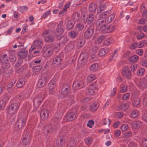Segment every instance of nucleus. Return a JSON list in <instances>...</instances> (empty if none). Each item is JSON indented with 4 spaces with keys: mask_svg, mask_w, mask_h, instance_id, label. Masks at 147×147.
Returning <instances> with one entry per match:
<instances>
[{
    "mask_svg": "<svg viewBox=\"0 0 147 147\" xmlns=\"http://www.w3.org/2000/svg\"><path fill=\"white\" fill-rule=\"evenodd\" d=\"M138 57L137 56L135 55L130 58L129 61L132 62H135L138 60Z\"/></svg>",
    "mask_w": 147,
    "mask_h": 147,
    "instance_id": "49",
    "label": "nucleus"
},
{
    "mask_svg": "<svg viewBox=\"0 0 147 147\" xmlns=\"http://www.w3.org/2000/svg\"><path fill=\"white\" fill-rule=\"evenodd\" d=\"M47 78L46 77H42L39 80L37 84V86L39 88L43 86L46 83Z\"/></svg>",
    "mask_w": 147,
    "mask_h": 147,
    "instance_id": "15",
    "label": "nucleus"
},
{
    "mask_svg": "<svg viewBox=\"0 0 147 147\" xmlns=\"http://www.w3.org/2000/svg\"><path fill=\"white\" fill-rule=\"evenodd\" d=\"M74 47V45L72 43H69L65 48V50L67 52L71 51L73 49Z\"/></svg>",
    "mask_w": 147,
    "mask_h": 147,
    "instance_id": "41",
    "label": "nucleus"
},
{
    "mask_svg": "<svg viewBox=\"0 0 147 147\" xmlns=\"http://www.w3.org/2000/svg\"><path fill=\"white\" fill-rule=\"evenodd\" d=\"M43 36L46 42H51L54 40L53 36L51 34L50 32L49 31H45L43 34Z\"/></svg>",
    "mask_w": 147,
    "mask_h": 147,
    "instance_id": "6",
    "label": "nucleus"
},
{
    "mask_svg": "<svg viewBox=\"0 0 147 147\" xmlns=\"http://www.w3.org/2000/svg\"><path fill=\"white\" fill-rule=\"evenodd\" d=\"M140 100L139 98H135L132 101V104L134 106H136L140 104Z\"/></svg>",
    "mask_w": 147,
    "mask_h": 147,
    "instance_id": "47",
    "label": "nucleus"
},
{
    "mask_svg": "<svg viewBox=\"0 0 147 147\" xmlns=\"http://www.w3.org/2000/svg\"><path fill=\"white\" fill-rule=\"evenodd\" d=\"M31 139L29 133L26 132L23 135V144L27 145L29 144L30 140Z\"/></svg>",
    "mask_w": 147,
    "mask_h": 147,
    "instance_id": "11",
    "label": "nucleus"
},
{
    "mask_svg": "<svg viewBox=\"0 0 147 147\" xmlns=\"http://www.w3.org/2000/svg\"><path fill=\"white\" fill-rule=\"evenodd\" d=\"M97 8L96 5L94 3L91 4L89 6V10L92 13L94 12Z\"/></svg>",
    "mask_w": 147,
    "mask_h": 147,
    "instance_id": "31",
    "label": "nucleus"
},
{
    "mask_svg": "<svg viewBox=\"0 0 147 147\" xmlns=\"http://www.w3.org/2000/svg\"><path fill=\"white\" fill-rule=\"evenodd\" d=\"M46 96V94H45L44 95L39 94L36 96L33 99L34 106L36 107H38Z\"/></svg>",
    "mask_w": 147,
    "mask_h": 147,
    "instance_id": "2",
    "label": "nucleus"
},
{
    "mask_svg": "<svg viewBox=\"0 0 147 147\" xmlns=\"http://www.w3.org/2000/svg\"><path fill=\"white\" fill-rule=\"evenodd\" d=\"M90 69L95 71L98 70V65L97 63H94L92 64L90 67Z\"/></svg>",
    "mask_w": 147,
    "mask_h": 147,
    "instance_id": "39",
    "label": "nucleus"
},
{
    "mask_svg": "<svg viewBox=\"0 0 147 147\" xmlns=\"http://www.w3.org/2000/svg\"><path fill=\"white\" fill-rule=\"evenodd\" d=\"M105 38V36L103 35H101L99 36L97 38L96 42L98 44H100L103 42Z\"/></svg>",
    "mask_w": 147,
    "mask_h": 147,
    "instance_id": "38",
    "label": "nucleus"
},
{
    "mask_svg": "<svg viewBox=\"0 0 147 147\" xmlns=\"http://www.w3.org/2000/svg\"><path fill=\"white\" fill-rule=\"evenodd\" d=\"M84 26L82 23H78L76 24L75 29L77 31H81L84 28Z\"/></svg>",
    "mask_w": 147,
    "mask_h": 147,
    "instance_id": "35",
    "label": "nucleus"
},
{
    "mask_svg": "<svg viewBox=\"0 0 147 147\" xmlns=\"http://www.w3.org/2000/svg\"><path fill=\"white\" fill-rule=\"evenodd\" d=\"M130 96V94L128 93L123 95L122 99L123 100H127L129 99Z\"/></svg>",
    "mask_w": 147,
    "mask_h": 147,
    "instance_id": "57",
    "label": "nucleus"
},
{
    "mask_svg": "<svg viewBox=\"0 0 147 147\" xmlns=\"http://www.w3.org/2000/svg\"><path fill=\"white\" fill-rule=\"evenodd\" d=\"M94 124V121L91 120L88 121L87 125L90 128H91Z\"/></svg>",
    "mask_w": 147,
    "mask_h": 147,
    "instance_id": "61",
    "label": "nucleus"
},
{
    "mask_svg": "<svg viewBox=\"0 0 147 147\" xmlns=\"http://www.w3.org/2000/svg\"><path fill=\"white\" fill-rule=\"evenodd\" d=\"M142 125L141 122L139 121H134L132 123L131 126L133 129L137 130Z\"/></svg>",
    "mask_w": 147,
    "mask_h": 147,
    "instance_id": "20",
    "label": "nucleus"
},
{
    "mask_svg": "<svg viewBox=\"0 0 147 147\" xmlns=\"http://www.w3.org/2000/svg\"><path fill=\"white\" fill-rule=\"evenodd\" d=\"M71 5V3L69 2L67 3L63 8V9L59 12V14L64 13L65 12L67 11V9L69 8Z\"/></svg>",
    "mask_w": 147,
    "mask_h": 147,
    "instance_id": "36",
    "label": "nucleus"
},
{
    "mask_svg": "<svg viewBox=\"0 0 147 147\" xmlns=\"http://www.w3.org/2000/svg\"><path fill=\"white\" fill-rule=\"evenodd\" d=\"M70 88L68 85H65L61 88V93L64 96H66L69 92Z\"/></svg>",
    "mask_w": 147,
    "mask_h": 147,
    "instance_id": "17",
    "label": "nucleus"
},
{
    "mask_svg": "<svg viewBox=\"0 0 147 147\" xmlns=\"http://www.w3.org/2000/svg\"><path fill=\"white\" fill-rule=\"evenodd\" d=\"M42 68V66L41 65L35 66L33 67V70L34 71L37 72L39 71Z\"/></svg>",
    "mask_w": 147,
    "mask_h": 147,
    "instance_id": "62",
    "label": "nucleus"
},
{
    "mask_svg": "<svg viewBox=\"0 0 147 147\" xmlns=\"http://www.w3.org/2000/svg\"><path fill=\"white\" fill-rule=\"evenodd\" d=\"M138 115V112L136 110L133 111L131 113V117L132 118L137 117Z\"/></svg>",
    "mask_w": 147,
    "mask_h": 147,
    "instance_id": "44",
    "label": "nucleus"
},
{
    "mask_svg": "<svg viewBox=\"0 0 147 147\" xmlns=\"http://www.w3.org/2000/svg\"><path fill=\"white\" fill-rule=\"evenodd\" d=\"M109 49L108 48L102 49L99 51L98 55L100 57L103 56L109 52Z\"/></svg>",
    "mask_w": 147,
    "mask_h": 147,
    "instance_id": "21",
    "label": "nucleus"
},
{
    "mask_svg": "<svg viewBox=\"0 0 147 147\" xmlns=\"http://www.w3.org/2000/svg\"><path fill=\"white\" fill-rule=\"evenodd\" d=\"M99 106V103L98 102H95L93 103L90 106V109L92 111H96Z\"/></svg>",
    "mask_w": 147,
    "mask_h": 147,
    "instance_id": "26",
    "label": "nucleus"
},
{
    "mask_svg": "<svg viewBox=\"0 0 147 147\" xmlns=\"http://www.w3.org/2000/svg\"><path fill=\"white\" fill-rule=\"evenodd\" d=\"M105 23L102 24L101 25L98 26L96 25L97 28L99 29L100 31L103 33H109L111 32L113 29V26H109L106 27L105 25Z\"/></svg>",
    "mask_w": 147,
    "mask_h": 147,
    "instance_id": "3",
    "label": "nucleus"
},
{
    "mask_svg": "<svg viewBox=\"0 0 147 147\" xmlns=\"http://www.w3.org/2000/svg\"><path fill=\"white\" fill-rule=\"evenodd\" d=\"M63 24L62 22H60L58 24L57 29H56V34L57 35V38L58 39H61V35L64 31V30L63 28L61 27V26Z\"/></svg>",
    "mask_w": 147,
    "mask_h": 147,
    "instance_id": "9",
    "label": "nucleus"
},
{
    "mask_svg": "<svg viewBox=\"0 0 147 147\" xmlns=\"http://www.w3.org/2000/svg\"><path fill=\"white\" fill-rule=\"evenodd\" d=\"M86 92L88 95H91L94 94V90L92 89H90L89 87V88L86 90Z\"/></svg>",
    "mask_w": 147,
    "mask_h": 147,
    "instance_id": "50",
    "label": "nucleus"
},
{
    "mask_svg": "<svg viewBox=\"0 0 147 147\" xmlns=\"http://www.w3.org/2000/svg\"><path fill=\"white\" fill-rule=\"evenodd\" d=\"M51 14V11L50 10H49L47 11L45 13H44L41 16L42 18H45L47 17Z\"/></svg>",
    "mask_w": 147,
    "mask_h": 147,
    "instance_id": "53",
    "label": "nucleus"
},
{
    "mask_svg": "<svg viewBox=\"0 0 147 147\" xmlns=\"http://www.w3.org/2000/svg\"><path fill=\"white\" fill-rule=\"evenodd\" d=\"M113 39L111 38L106 39L104 42V43L106 45H108L111 44L113 42Z\"/></svg>",
    "mask_w": 147,
    "mask_h": 147,
    "instance_id": "46",
    "label": "nucleus"
},
{
    "mask_svg": "<svg viewBox=\"0 0 147 147\" xmlns=\"http://www.w3.org/2000/svg\"><path fill=\"white\" fill-rule=\"evenodd\" d=\"M76 117V116L74 113H71L67 114L66 115V118L67 121H70L73 120Z\"/></svg>",
    "mask_w": 147,
    "mask_h": 147,
    "instance_id": "23",
    "label": "nucleus"
},
{
    "mask_svg": "<svg viewBox=\"0 0 147 147\" xmlns=\"http://www.w3.org/2000/svg\"><path fill=\"white\" fill-rule=\"evenodd\" d=\"M115 116L117 118L120 119L123 116V114L120 112H117L115 113Z\"/></svg>",
    "mask_w": 147,
    "mask_h": 147,
    "instance_id": "58",
    "label": "nucleus"
},
{
    "mask_svg": "<svg viewBox=\"0 0 147 147\" xmlns=\"http://www.w3.org/2000/svg\"><path fill=\"white\" fill-rule=\"evenodd\" d=\"M114 17V15L111 14L107 17L105 20L104 19L103 20L98 19L96 22V25L98 26L101 25L102 24L109 23L112 21Z\"/></svg>",
    "mask_w": 147,
    "mask_h": 147,
    "instance_id": "4",
    "label": "nucleus"
},
{
    "mask_svg": "<svg viewBox=\"0 0 147 147\" xmlns=\"http://www.w3.org/2000/svg\"><path fill=\"white\" fill-rule=\"evenodd\" d=\"M84 43V41L83 40H79L77 43V45L78 47H82Z\"/></svg>",
    "mask_w": 147,
    "mask_h": 147,
    "instance_id": "59",
    "label": "nucleus"
},
{
    "mask_svg": "<svg viewBox=\"0 0 147 147\" xmlns=\"http://www.w3.org/2000/svg\"><path fill=\"white\" fill-rule=\"evenodd\" d=\"M24 79L23 78L20 79L19 80L16 84V86L18 88H21L22 87L24 84Z\"/></svg>",
    "mask_w": 147,
    "mask_h": 147,
    "instance_id": "34",
    "label": "nucleus"
},
{
    "mask_svg": "<svg viewBox=\"0 0 147 147\" xmlns=\"http://www.w3.org/2000/svg\"><path fill=\"white\" fill-rule=\"evenodd\" d=\"M27 54V51L25 49H23L18 52V55L21 58H22L26 57Z\"/></svg>",
    "mask_w": 147,
    "mask_h": 147,
    "instance_id": "25",
    "label": "nucleus"
},
{
    "mask_svg": "<svg viewBox=\"0 0 147 147\" xmlns=\"http://www.w3.org/2000/svg\"><path fill=\"white\" fill-rule=\"evenodd\" d=\"M128 125L127 124L123 125L121 127V130L122 131H125L127 130L128 128Z\"/></svg>",
    "mask_w": 147,
    "mask_h": 147,
    "instance_id": "55",
    "label": "nucleus"
},
{
    "mask_svg": "<svg viewBox=\"0 0 147 147\" xmlns=\"http://www.w3.org/2000/svg\"><path fill=\"white\" fill-rule=\"evenodd\" d=\"M94 20V17L92 14H90L88 17L87 18L86 22L88 24L91 23Z\"/></svg>",
    "mask_w": 147,
    "mask_h": 147,
    "instance_id": "43",
    "label": "nucleus"
},
{
    "mask_svg": "<svg viewBox=\"0 0 147 147\" xmlns=\"http://www.w3.org/2000/svg\"><path fill=\"white\" fill-rule=\"evenodd\" d=\"M61 62V59L59 57H55L53 60V64L55 66H57L60 64Z\"/></svg>",
    "mask_w": 147,
    "mask_h": 147,
    "instance_id": "28",
    "label": "nucleus"
},
{
    "mask_svg": "<svg viewBox=\"0 0 147 147\" xmlns=\"http://www.w3.org/2000/svg\"><path fill=\"white\" fill-rule=\"evenodd\" d=\"M26 121V119L25 118H19L16 123V127L19 129L22 128L25 125Z\"/></svg>",
    "mask_w": 147,
    "mask_h": 147,
    "instance_id": "8",
    "label": "nucleus"
},
{
    "mask_svg": "<svg viewBox=\"0 0 147 147\" xmlns=\"http://www.w3.org/2000/svg\"><path fill=\"white\" fill-rule=\"evenodd\" d=\"M84 141L86 144L89 145L92 143V139L91 137H87L84 139Z\"/></svg>",
    "mask_w": 147,
    "mask_h": 147,
    "instance_id": "45",
    "label": "nucleus"
},
{
    "mask_svg": "<svg viewBox=\"0 0 147 147\" xmlns=\"http://www.w3.org/2000/svg\"><path fill=\"white\" fill-rule=\"evenodd\" d=\"M96 78L95 75L94 74H91L89 75L87 78V81L90 82L94 80Z\"/></svg>",
    "mask_w": 147,
    "mask_h": 147,
    "instance_id": "37",
    "label": "nucleus"
},
{
    "mask_svg": "<svg viewBox=\"0 0 147 147\" xmlns=\"http://www.w3.org/2000/svg\"><path fill=\"white\" fill-rule=\"evenodd\" d=\"M8 100V98H4L0 100V110L4 109Z\"/></svg>",
    "mask_w": 147,
    "mask_h": 147,
    "instance_id": "22",
    "label": "nucleus"
},
{
    "mask_svg": "<svg viewBox=\"0 0 147 147\" xmlns=\"http://www.w3.org/2000/svg\"><path fill=\"white\" fill-rule=\"evenodd\" d=\"M146 82L145 80H143L142 81H140L138 84V86L140 89L143 90L147 86Z\"/></svg>",
    "mask_w": 147,
    "mask_h": 147,
    "instance_id": "30",
    "label": "nucleus"
},
{
    "mask_svg": "<svg viewBox=\"0 0 147 147\" xmlns=\"http://www.w3.org/2000/svg\"><path fill=\"white\" fill-rule=\"evenodd\" d=\"M74 25V22L73 20H70L68 21L67 24L66 28L69 30L71 29Z\"/></svg>",
    "mask_w": 147,
    "mask_h": 147,
    "instance_id": "33",
    "label": "nucleus"
},
{
    "mask_svg": "<svg viewBox=\"0 0 147 147\" xmlns=\"http://www.w3.org/2000/svg\"><path fill=\"white\" fill-rule=\"evenodd\" d=\"M42 42L41 40H36L34 42L33 45H32L31 48L29 50L30 52H31L36 49L40 48L41 47Z\"/></svg>",
    "mask_w": 147,
    "mask_h": 147,
    "instance_id": "10",
    "label": "nucleus"
},
{
    "mask_svg": "<svg viewBox=\"0 0 147 147\" xmlns=\"http://www.w3.org/2000/svg\"><path fill=\"white\" fill-rule=\"evenodd\" d=\"M110 13V12L109 11H106L102 13L99 15V18L98 19L103 20L104 19V20H105L106 16L109 15Z\"/></svg>",
    "mask_w": 147,
    "mask_h": 147,
    "instance_id": "27",
    "label": "nucleus"
},
{
    "mask_svg": "<svg viewBox=\"0 0 147 147\" xmlns=\"http://www.w3.org/2000/svg\"><path fill=\"white\" fill-rule=\"evenodd\" d=\"M130 105V102H127L119 106L118 108V110H122L123 111H125L129 108Z\"/></svg>",
    "mask_w": 147,
    "mask_h": 147,
    "instance_id": "24",
    "label": "nucleus"
},
{
    "mask_svg": "<svg viewBox=\"0 0 147 147\" xmlns=\"http://www.w3.org/2000/svg\"><path fill=\"white\" fill-rule=\"evenodd\" d=\"M1 61L2 63V67L4 69L8 68L10 67V65L9 63V60L7 57L6 54H4L1 59Z\"/></svg>",
    "mask_w": 147,
    "mask_h": 147,
    "instance_id": "7",
    "label": "nucleus"
},
{
    "mask_svg": "<svg viewBox=\"0 0 147 147\" xmlns=\"http://www.w3.org/2000/svg\"><path fill=\"white\" fill-rule=\"evenodd\" d=\"M76 140L75 138H73L71 139L68 142L67 144L68 147H73L75 145Z\"/></svg>",
    "mask_w": 147,
    "mask_h": 147,
    "instance_id": "29",
    "label": "nucleus"
},
{
    "mask_svg": "<svg viewBox=\"0 0 147 147\" xmlns=\"http://www.w3.org/2000/svg\"><path fill=\"white\" fill-rule=\"evenodd\" d=\"M94 30L91 28H88L84 34V37L86 38H90L93 35Z\"/></svg>",
    "mask_w": 147,
    "mask_h": 147,
    "instance_id": "19",
    "label": "nucleus"
},
{
    "mask_svg": "<svg viewBox=\"0 0 147 147\" xmlns=\"http://www.w3.org/2000/svg\"><path fill=\"white\" fill-rule=\"evenodd\" d=\"M42 52L45 54L47 57L51 56L53 53L52 48L47 46L44 47L43 48Z\"/></svg>",
    "mask_w": 147,
    "mask_h": 147,
    "instance_id": "12",
    "label": "nucleus"
},
{
    "mask_svg": "<svg viewBox=\"0 0 147 147\" xmlns=\"http://www.w3.org/2000/svg\"><path fill=\"white\" fill-rule=\"evenodd\" d=\"M88 57V55L87 52L82 53L79 57L78 64L82 66L84 65L87 62Z\"/></svg>",
    "mask_w": 147,
    "mask_h": 147,
    "instance_id": "5",
    "label": "nucleus"
},
{
    "mask_svg": "<svg viewBox=\"0 0 147 147\" xmlns=\"http://www.w3.org/2000/svg\"><path fill=\"white\" fill-rule=\"evenodd\" d=\"M19 107V104L17 103H13L9 105L7 109V113L9 114L16 113Z\"/></svg>",
    "mask_w": 147,
    "mask_h": 147,
    "instance_id": "1",
    "label": "nucleus"
},
{
    "mask_svg": "<svg viewBox=\"0 0 147 147\" xmlns=\"http://www.w3.org/2000/svg\"><path fill=\"white\" fill-rule=\"evenodd\" d=\"M55 81L54 80L50 81L49 85V93L50 94H52L55 91Z\"/></svg>",
    "mask_w": 147,
    "mask_h": 147,
    "instance_id": "16",
    "label": "nucleus"
},
{
    "mask_svg": "<svg viewBox=\"0 0 147 147\" xmlns=\"http://www.w3.org/2000/svg\"><path fill=\"white\" fill-rule=\"evenodd\" d=\"M102 123L105 125L108 124V125H109L110 123V120L108 119L105 118L103 120Z\"/></svg>",
    "mask_w": 147,
    "mask_h": 147,
    "instance_id": "56",
    "label": "nucleus"
},
{
    "mask_svg": "<svg viewBox=\"0 0 147 147\" xmlns=\"http://www.w3.org/2000/svg\"><path fill=\"white\" fill-rule=\"evenodd\" d=\"M142 118L144 121L147 122V112H145L143 114Z\"/></svg>",
    "mask_w": 147,
    "mask_h": 147,
    "instance_id": "64",
    "label": "nucleus"
},
{
    "mask_svg": "<svg viewBox=\"0 0 147 147\" xmlns=\"http://www.w3.org/2000/svg\"><path fill=\"white\" fill-rule=\"evenodd\" d=\"M64 142V138L63 137H60L57 140L56 143L57 146L61 145Z\"/></svg>",
    "mask_w": 147,
    "mask_h": 147,
    "instance_id": "32",
    "label": "nucleus"
},
{
    "mask_svg": "<svg viewBox=\"0 0 147 147\" xmlns=\"http://www.w3.org/2000/svg\"><path fill=\"white\" fill-rule=\"evenodd\" d=\"M132 132L131 131H126L123 134V136L125 138H129L131 137Z\"/></svg>",
    "mask_w": 147,
    "mask_h": 147,
    "instance_id": "42",
    "label": "nucleus"
},
{
    "mask_svg": "<svg viewBox=\"0 0 147 147\" xmlns=\"http://www.w3.org/2000/svg\"><path fill=\"white\" fill-rule=\"evenodd\" d=\"M143 103L144 106L147 107V95H143Z\"/></svg>",
    "mask_w": 147,
    "mask_h": 147,
    "instance_id": "54",
    "label": "nucleus"
},
{
    "mask_svg": "<svg viewBox=\"0 0 147 147\" xmlns=\"http://www.w3.org/2000/svg\"><path fill=\"white\" fill-rule=\"evenodd\" d=\"M122 74L124 77L127 78H130L131 73L129 69L127 67H125L122 71Z\"/></svg>",
    "mask_w": 147,
    "mask_h": 147,
    "instance_id": "13",
    "label": "nucleus"
},
{
    "mask_svg": "<svg viewBox=\"0 0 147 147\" xmlns=\"http://www.w3.org/2000/svg\"><path fill=\"white\" fill-rule=\"evenodd\" d=\"M16 82V80H13L10 83L7 85V87L10 88L12 87Z\"/></svg>",
    "mask_w": 147,
    "mask_h": 147,
    "instance_id": "63",
    "label": "nucleus"
},
{
    "mask_svg": "<svg viewBox=\"0 0 147 147\" xmlns=\"http://www.w3.org/2000/svg\"><path fill=\"white\" fill-rule=\"evenodd\" d=\"M89 88L90 89L94 90H96L98 88V85L95 83L91 84L89 86Z\"/></svg>",
    "mask_w": 147,
    "mask_h": 147,
    "instance_id": "48",
    "label": "nucleus"
},
{
    "mask_svg": "<svg viewBox=\"0 0 147 147\" xmlns=\"http://www.w3.org/2000/svg\"><path fill=\"white\" fill-rule=\"evenodd\" d=\"M49 112L47 110H43L41 112L40 117L43 120H45L49 117Z\"/></svg>",
    "mask_w": 147,
    "mask_h": 147,
    "instance_id": "18",
    "label": "nucleus"
},
{
    "mask_svg": "<svg viewBox=\"0 0 147 147\" xmlns=\"http://www.w3.org/2000/svg\"><path fill=\"white\" fill-rule=\"evenodd\" d=\"M106 9L105 6V5H102L99 6L98 8L97 12H100L104 11Z\"/></svg>",
    "mask_w": 147,
    "mask_h": 147,
    "instance_id": "52",
    "label": "nucleus"
},
{
    "mask_svg": "<svg viewBox=\"0 0 147 147\" xmlns=\"http://www.w3.org/2000/svg\"><path fill=\"white\" fill-rule=\"evenodd\" d=\"M145 71V69L144 68H141L138 70L137 74L138 75H141L143 74Z\"/></svg>",
    "mask_w": 147,
    "mask_h": 147,
    "instance_id": "60",
    "label": "nucleus"
},
{
    "mask_svg": "<svg viewBox=\"0 0 147 147\" xmlns=\"http://www.w3.org/2000/svg\"><path fill=\"white\" fill-rule=\"evenodd\" d=\"M84 84L81 81H77L74 82L73 85V88L76 90H78L83 87Z\"/></svg>",
    "mask_w": 147,
    "mask_h": 147,
    "instance_id": "14",
    "label": "nucleus"
},
{
    "mask_svg": "<svg viewBox=\"0 0 147 147\" xmlns=\"http://www.w3.org/2000/svg\"><path fill=\"white\" fill-rule=\"evenodd\" d=\"M78 35V33L74 31H71L69 33V35L70 37L72 38H74L76 37Z\"/></svg>",
    "mask_w": 147,
    "mask_h": 147,
    "instance_id": "40",
    "label": "nucleus"
},
{
    "mask_svg": "<svg viewBox=\"0 0 147 147\" xmlns=\"http://www.w3.org/2000/svg\"><path fill=\"white\" fill-rule=\"evenodd\" d=\"M127 86L126 85H124L121 86L120 90L121 92H125L127 91Z\"/></svg>",
    "mask_w": 147,
    "mask_h": 147,
    "instance_id": "51",
    "label": "nucleus"
}]
</instances>
